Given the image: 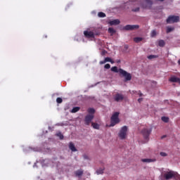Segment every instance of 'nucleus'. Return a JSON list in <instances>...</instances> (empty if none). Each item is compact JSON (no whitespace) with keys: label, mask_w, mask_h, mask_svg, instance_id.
<instances>
[{"label":"nucleus","mask_w":180,"mask_h":180,"mask_svg":"<svg viewBox=\"0 0 180 180\" xmlns=\"http://www.w3.org/2000/svg\"><path fill=\"white\" fill-rule=\"evenodd\" d=\"M170 82H180L179 77H172L169 79Z\"/></svg>","instance_id":"obj_13"},{"label":"nucleus","mask_w":180,"mask_h":180,"mask_svg":"<svg viewBox=\"0 0 180 180\" xmlns=\"http://www.w3.org/2000/svg\"><path fill=\"white\" fill-rule=\"evenodd\" d=\"M94 115L92 114L87 115L84 118L85 124H86V126H89V124H91V122L94 120Z\"/></svg>","instance_id":"obj_6"},{"label":"nucleus","mask_w":180,"mask_h":180,"mask_svg":"<svg viewBox=\"0 0 180 180\" xmlns=\"http://www.w3.org/2000/svg\"><path fill=\"white\" fill-rule=\"evenodd\" d=\"M98 18H106V14H105L103 12H99L98 13Z\"/></svg>","instance_id":"obj_23"},{"label":"nucleus","mask_w":180,"mask_h":180,"mask_svg":"<svg viewBox=\"0 0 180 180\" xmlns=\"http://www.w3.org/2000/svg\"><path fill=\"white\" fill-rule=\"evenodd\" d=\"M142 162H155V159H141Z\"/></svg>","instance_id":"obj_14"},{"label":"nucleus","mask_w":180,"mask_h":180,"mask_svg":"<svg viewBox=\"0 0 180 180\" xmlns=\"http://www.w3.org/2000/svg\"><path fill=\"white\" fill-rule=\"evenodd\" d=\"M58 137H60V140L64 139V136L61 134V132L57 134Z\"/></svg>","instance_id":"obj_30"},{"label":"nucleus","mask_w":180,"mask_h":180,"mask_svg":"<svg viewBox=\"0 0 180 180\" xmlns=\"http://www.w3.org/2000/svg\"><path fill=\"white\" fill-rule=\"evenodd\" d=\"M81 109L79 107H75L72 109L71 113H77V112H79V110Z\"/></svg>","instance_id":"obj_18"},{"label":"nucleus","mask_w":180,"mask_h":180,"mask_svg":"<svg viewBox=\"0 0 180 180\" xmlns=\"http://www.w3.org/2000/svg\"><path fill=\"white\" fill-rule=\"evenodd\" d=\"M111 59H112V58H109V57L105 58V63H110Z\"/></svg>","instance_id":"obj_32"},{"label":"nucleus","mask_w":180,"mask_h":180,"mask_svg":"<svg viewBox=\"0 0 180 180\" xmlns=\"http://www.w3.org/2000/svg\"><path fill=\"white\" fill-rule=\"evenodd\" d=\"M143 101V98H139L138 99V102H139V103Z\"/></svg>","instance_id":"obj_38"},{"label":"nucleus","mask_w":180,"mask_h":180,"mask_svg":"<svg viewBox=\"0 0 180 180\" xmlns=\"http://www.w3.org/2000/svg\"><path fill=\"white\" fill-rule=\"evenodd\" d=\"M111 71L112 72H119V70L117 69V67H116V66L112 67Z\"/></svg>","instance_id":"obj_25"},{"label":"nucleus","mask_w":180,"mask_h":180,"mask_svg":"<svg viewBox=\"0 0 180 180\" xmlns=\"http://www.w3.org/2000/svg\"><path fill=\"white\" fill-rule=\"evenodd\" d=\"M91 126L94 129H96L97 130H99L100 125L98 123L91 122Z\"/></svg>","instance_id":"obj_16"},{"label":"nucleus","mask_w":180,"mask_h":180,"mask_svg":"<svg viewBox=\"0 0 180 180\" xmlns=\"http://www.w3.org/2000/svg\"><path fill=\"white\" fill-rule=\"evenodd\" d=\"M158 46L160 47H164V46H165V41L164 40H162V39L159 40Z\"/></svg>","instance_id":"obj_17"},{"label":"nucleus","mask_w":180,"mask_h":180,"mask_svg":"<svg viewBox=\"0 0 180 180\" xmlns=\"http://www.w3.org/2000/svg\"><path fill=\"white\" fill-rule=\"evenodd\" d=\"M151 131H152L151 129H147V128H144L142 130V134L146 140L148 139L150 134H151Z\"/></svg>","instance_id":"obj_7"},{"label":"nucleus","mask_w":180,"mask_h":180,"mask_svg":"<svg viewBox=\"0 0 180 180\" xmlns=\"http://www.w3.org/2000/svg\"><path fill=\"white\" fill-rule=\"evenodd\" d=\"M167 23H178L179 22V16L178 15H169L166 20Z\"/></svg>","instance_id":"obj_3"},{"label":"nucleus","mask_w":180,"mask_h":180,"mask_svg":"<svg viewBox=\"0 0 180 180\" xmlns=\"http://www.w3.org/2000/svg\"><path fill=\"white\" fill-rule=\"evenodd\" d=\"M166 136H162V139H165Z\"/></svg>","instance_id":"obj_41"},{"label":"nucleus","mask_w":180,"mask_h":180,"mask_svg":"<svg viewBox=\"0 0 180 180\" xmlns=\"http://www.w3.org/2000/svg\"><path fill=\"white\" fill-rule=\"evenodd\" d=\"M176 176V173L172 171L167 172L162 175L164 179H166V180L172 179V178H175Z\"/></svg>","instance_id":"obj_5"},{"label":"nucleus","mask_w":180,"mask_h":180,"mask_svg":"<svg viewBox=\"0 0 180 180\" xmlns=\"http://www.w3.org/2000/svg\"><path fill=\"white\" fill-rule=\"evenodd\" d=\"M142 95H143V94H140V96H141Z\"/></svg>","instance_id":"obj_42"},{"label":"nucleus","mask_w":180,"mask_h":180,"mask_svg":"<svg viewBox=\"0 0 180 180\" xmlns=\"http://www.w3.org/2000/svg\"><path fill=\"white\" fill-rule=\"evenodd\" d=\"M148 60H153V58H157V56L155 55H150L148 56Z\"/></svg>","instance_id":"obj_28"},{"label":"nucleus","mask_w":180,"mask_h":180,"mask_svg":"<svg viewBox=\"0 0 180 180\" xmlns=\"http://www.w3.org/2000/svg\"><path fill=\"white\" fill-rule=\"evenodd\" d=\"M106 62H105V60L104 59V60H101L99 62V64H101V65H102L103 64H105Z\"/></svg>","instance_id":"obj_36"},{"label":"nucleus","mask_w":180,"mask_h":180,"mask_svg":"<svg viewBox=\"0 0 180 180\" xmlns=\"http://www.w3.org/2000/svg\"><path fill=\"white\" fill-rule=\"evenodd\" d=\"M103 171H105V169L100 168V169H97L96 170L97 175H101V174H103Z\"/></svg>","instance_id":"obj_20"},{"label":"nucleus","mask_w":180,"mask_h":180,"mask_svg":"<svg viewBox=\"0 0 180 180\" xmlns=\"http://www.w3.org/2000/svg\"><path fill=\"white\" fill-rule=\"evenodd\" d=\"M69 148L73 153H75V152L78 151V150H77V148H75V145L72 142L69 143Z\"/></svg>","instance_id":"obj_11"},{"label":"nucleus","mask_w":180,"mask_h":180,"mask_svg":"<svg viewBox=\"0 0 180 180\" xmlns=\"http://www.w3.org/2000/svg\"><path fill=\"white\" fill-rule=\"evenodd\" d=\"M88 112L89 113V115H94V113H95V109H94V108H89L88 109Z\"/></svg>","instance_id":"obj_26"},{"label":"nucleus","mask_w":180,"mask_h":180,"mask_svg":"<svg viewBox=\"0 0 180 180\" xmlns=\"http://www.w3.org/2000/svg\"><path fill=\"white\" fill-rule=\"evenodd\" d=\"M110 63H111V64H114L115 61H113V60L111 59V61H110Z\"/></svg>","instance_id":"obj_40"},{"label":"nucleus","mask_w":180,"mask_h":180,"mask_svg":"<svg viewBox=\"0 0 180 180\" xmlns=\"http://www.w3.org/2000/svg\"><path fill=\"white\" fill-rule=\"evenodd\" d=\"M118 136L121 140H124L127 136V126H124L120 130Z\"/></svg>","instance_id":"obj_2"},{"label":"nucleus","mask_w":180,"mask_h":180,"mask_svg":"<svg viewBox=\"0 0 180 180\" xmlns=\"http://www.w3.org/2000/svg\"><path fill=\"white\" fill-rule=\"evenodd\" d=\"M107 53H108V51H106L105 50H103L101 52V56H105V54H106Z\"/></svg>","instance_id":"obj_35"},{"label":"nucleus","mask_w":180,"mask_h":180,"mask_svg":"<svg viewBox=\"0 0 180 180\" xmlns=\"http://www.w3.org/2000/svg\"><path fill=\"white\" fill-rule=\"evenodd\" d=\"M160 155L162 156V157H167V153H165V152H161L160 153Z\"/></svg>","instance_id":"obj_33"},{"label":"nucleus","mask_w":180,"mask_h":180,"mask_svg":"<svg viewBox=\"0 0 180 180\" xmlns=\"http://www.w3.org/2000/svg\"><path fill=\"white\" fill-rule=\"evenodd\" d=\"M84 34L86 39H94L95 38V33L92 31H84Z\"/></svg>","instance_id":"obj_9"},{"label":"nucleus","mask_w":180,"mask_h":180,"mask_svg":"<svg viewBox=\"0 0 180 180\" xmlns=\"http://www.w3.org/2000/svg\"><path fill=\"white\" fill-rule=\"evenodd\" d=\"M150 36L151 37H155V36H157V32L155 31V30H153L151 32Z\"/></svg>","instance_id":"obj_27"},{"label":"nucleus","mask_w":180,"mask_h":180,"mask_svg":"<svg viewBox=\"0 0 180 180\" xmlns=\"http://www.w3.org/2000/svg\"><path fill=\"white\" fill-rule=\"evenodd\" d=\"M109 24L110 25V26H116L120 24V20H119L118 19L113 20L112 21H110Z\"/></svg>","instance_id":"obj_12"},{"label":"nucleus","mask_w":180,"mask_h":180,"mask_svg":"<svg viewBox=\"0 0 180 180\" xmlns=\"http://www.w3.org/2000/svg\"><path fill=\"white\" fill-rule=\"evenodd\" d=\"M162 122H165V123H168L169 122V118L168 117H162Z\"/></svg>","instance_id":"obj_24"},{"label":"nucleus","mask_w":180,"mask_h":180,"mask_svg":"<svg viewBox=\"0 0 180 180\" xmlns=\"http://www.w3.org/2000/svg\"><path fill=\"white\" fill-rule=\"evenodd\" d=\"M173 30H175L174 27H167L166 33H171V32H173Z\"/></svg>","instance_id":"obj_21"},{"label":"nucleus","mask_w":180,"mask_h":180,"mask_svg":"<svg viewBox=\"0 0 180 180\" xmlns=\"http://www.w3.org/2000/svg\"><path fill=\"white\" fill-rule=\"evenodd\" d=\"M104 68H105V70H109V68H110V64L107 63L105 65Z\"/></svg>","instance_id":"obj_31"},{"label":"nucleus","mask_w":180,"mask_h":180,"mask_svg":"<svg viewBox=\"0 0 180 180\" xmlns=\"http://www.w3.org/2000/svg\"><path fill=\"white\" fill-rule=\"evenodd\" d=\"M143 41V38L141 37H135L134 38V41H135V43H140V41Z\"/></svg>","instance_id":"obj_19"},{"label":"nucleus","mask_w":180,"mask_h":180,"mask_svg":"<svg viewBox=\"0 0 180 180\" xmlns=\"http://www.w3.org/2000/svg\"><path fill=\"white\" fill-rule=\"evenodd\" d=\"M120 113L118 112H115L112 114L110 118V127H113L116 126V124L120 123V120L119 119Z\"/></svg>","instance_id":"obj_1"},{"label":"nucleus","mask_w":180,"mask_h":180,"mask_svg":"<svg viewBox=\"0 0 180 180\" xmlns=\"http://www.w3.org/2000/svg\"><path fill=\"white\" fill-rule=\"evenodd\" d=\"M75 174L76 176H82V175L84 174V171H82V169H79L75 172Z\"/></svg>","instance_id":"obj_15"},{"label":"nucleus","mask_w":180,"mask_h":180,"mask_svg":"<svg viewBox=\"0 0 180 180\" xmlns=\"http://www.w3.org/2000/svg\"><path fill=\"white\" fill-rule=\"evenodd\" d=\"M124 98V97L123 96V95H122L120 94H117L114 96V99H115V102H120V101H123Z\"/></svg>","instance_id":"obj_10"},{"label":"nucleus","mask_w":180,"mask_h":180,"mask_svg":"<svg viewBox=\"0 0 180 180\" xmlns=\"http://www.w3.org/2000/svg\"><path fill=\"white\" fill-rule=\"evenodd\" d=\"M139 27V25H127L123 27V30H136Z\"/></svg>","instance_id":"obj_8"},{"label":"nucleus","mask_w":180,"mask_h":180,"mask_svg":"<svg viewBox=\"0 0 180 180\" xmlns=\"http://www.w3.org/2000/svg\"><path fill=\"white\" fill-rule=\"evenodd\" d=\"M155 1H158L159 2H164L165 0H155Z\"/></svg>","instance_id":"obj_39"},{"label":"nucleus","mask_w":180,"mask_h":180,"mask_svg":"<svg viewBox=\"0 0 180 180\" xmlns=\"http://www.w3.org/2000/svg\"><path fill=\"white\" fill-rule=\"evenodd\" d=\"M148 4H150V5H153V1L151 0H147Z\"/></svg>","instance_id":"obj_37"},{"label":"nucleus","mask_w":180,"mask_h":180,"mask_svg":"<svg viewBox=\"0 0 180 180\" xmlns=\"http://www.w3.org/2000/svg\"><path fill=\"white\" fill-rule=\"evenodd\" d=\"M57 103H63V98L58 97L56 98Z\"/></svg>","instance_id":"obj_29"},{"label":"nucleus","mask_w":180,"mask_h":180,"mask_svg":"<svg viewBox=\"0 0 180 180\" xmlns=\"http://www.w3.org/2000/svg\"><path fill=\"white\" fill-rule=\"evenodd\" d=\"M108 32L110 33V34L113 35L115 33H116V30L112 27L108 28Z\"/></svg>","instance_id":"obj_22"},{"label":"nucleus","mask_w":180,"mask_h":180,"mask_svg":"<svg viewBox=\"0 0 180 180\" xmlns=\"http://www.w3.org/2000/svg\"><path fill=\"white\" fill-rule=\"evenodd\" d=\"M119 72L121 74V75L124 77L125 81H131V74L127 72L122 68L119 69Z\"/></svg>","instance_id":"obj_4"},{"label":"nucleus","mask_w":180,"mask_h":180,"mask_svg":"<svg viewBox=\"0 0 180 180\" xmlns=\"http://www.w3.org/2000/svg\"><path fill=\"white\" fill-rule=\"evenodd\" d=\"M133 12H139L140 11V8L137 7L135 9H132Z\"/></svg>","instance_id":"obj_34"}]
</instances>
